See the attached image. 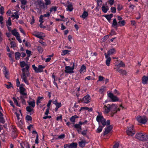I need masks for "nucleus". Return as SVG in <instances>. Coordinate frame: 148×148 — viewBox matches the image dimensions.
<instances>
[{
	"label": "nucleus",
	"instance_id": "4468645a",
	"mask_svg": "<svg viewBox=\"0 0 148 148\" xmlns=\"http://www.w3.org/2000/svg\"><path fill=\"white\" fill-rule=\"evenodd\" d=\"M104 55H105L106 58L107 59L106 63L108 66H110V64L111 58L110 56H108V55H107L106 53H105Z\"/></svg>",
	"mask_w": 148,
	"mask_h": 148
},
{
	"label": "nucleus",
	"instance_id": "4d7b16f0",
	"mask_svg": "<svg viewBox=\"0 0 148 148\" xmlns=\"http://www.w3.org/2000/svg\"><path fill=\"white\" fill-rule=\"evenodd\" d=\"M0 13L1 14H3L4 13V8L3 7H1L0 8Z\"/></svg>",
	"mask_w": 148,
	"mask_h": 148
},
{
	"label": "nucleus",
	"instance_id": "a211bd4d",
	"mask_svg": "<svg viewBox=\"0 0 148 148\" xmlns=\"http://www.w3.org/2000/svg\"><path fill=\"white\" fill-rule=\"evenodd\" d=\"M24 85L23 84H22L20 85L19 88L20 92L21 94L24 95H26V94L25 92V89L23 87V86Z\"/></svg>",
	"mask_w": 148,
	"mask_h": 148
},
{
	"label": "nucleus",
	"instance_id": "f3484780",
	"mask_svg": "<svg viewBox=\"0 0 148 148\" xmlns=\"http://www.w3.org/2000/svg\"><path fill=\"white\" fill-rule=\"evenodd\" d=\"M53 103L56 106L55 108V110L56 111H57L58 108L62 106L61 103H58L57 101L56 100L53 101Z\"/></svg>",
	"mask_w": 148,
	"mask_h": 148
},
{
	"label": "nucleus",
	"instance_id": "79ce46f5",
	"mask_svg": "<svg viewBox=\"0 0 148 148\" xmlns=\"http://www.w3.org/2000/svg\"><path fill=\"white\" fill-rule=\"evenodd\" d=\"M118 23L119 25L120 26H124L125 23V21L124 20H123L121 21H119Z\"/></svg>",
	"mask_w": 148,
	"mask_h": 148
},
{
	"label": "nucleus",
	"instance_id": "f03ea898",
	"mask_svg": "<svg viewBox=\"0 0 148 148\" xmlns=\"http://www.w3.org/2000/svg\"><path fill=\"white\" fill-rule=\"evenodd\" d=\"M108 106H107L106 105H104V112L105 113L107 114L110 112L111 116H113L114 114L117 112V106L115 104L108 105Z\"/></svg>",
	"mask_w": 148,
	"mask_h": 148
},
{
	"label": "nucleus",
	"instance_id": "9b49d317",
	"mask_svg": "<svg viewBox=\"0 0 148 148\" xmlns=\"http://www.w3.org/2000/svg\"><path fill=\"white\" fill-rule=\"evenodd\" d=\"M113 127L112 125H109L106 128L103 133V135H105L109 133L112 130Z\"/></svg>",
	"mask_w": 148,
	"mask_h": 148
},
{
	"label": "nucleus",
	"instance_id": "f704fd0d",
	"mask_svg": "<svg viewBox=\"0 0 148 148\" xmlns=\"http://www.w3.org/2000/svg\"><path fill=\"white\" fill-rule=\"evenodd\" d=\"M37 49L38 51L40 53H42L43 51V49L41 47L38 46L37 47Z\"/></svg>",
	"mask_w": 148,
	"mask_h": 148
},
{
	"label": "nucleus",
	"instance_id": "4c0bfd02",
	"mask_svg": "<svg viewBox=\"0 0 148 148\" xmlns=\"http://www.w3.org/2000/svg\"><path fill=\"white\" fill-rule=\"evenodd\" d=\"M103 127L102 126L99 125V127L97 129V132L98 133L102 131Z\"/></svg>",
	"mask_w": 148,
	"mask_h": 148
},
{
	"label": "nucleus",
	"instance_id": "bf43d9fd",
	"mask_svg": "<svg viewBox=\"0 0 148 148\" xmlns=\"http://www.w3.org/2000/svg\"><path fill=\"white\" fill-rule=\"evenodd\" d=\"M123 8L122 6L120 4H118L117 10L119 11L121 10Z\"/></svg>",
	"mask_w": 148,
	"mask_h": 148
},
{
	"label": "nucleus",
	"instance_id": "7ed1b4c3",
	"mask_svg": "<svg viewBox=\"0 0 148 148\" xmlns=\"http://www.w3.org/2000/svg\"><path fill=\"white\" fill-rule=\"evenodd\" d=\"M15 114H16L17 118L16 120V123L19 127L21 128L23 125V121L21 120V110H19L18 111H17L16 112H15Z\"/></svg>",
	"mask_w": 148,
	"mask_h": 148
},
{
	"label": "nucleus",
	"instance_id": "2eb2a0df",
	"mask_svg": "<svg viewBox=\"0 0 148 148\" xmlns=\"http://www.w3.org/2000/svg\"><path fill=\"white\" fill-rule=\"evenodd\" d=\"M37 3L42 8H47V7L45 5L42 0H37Z\"/></svg>",
	"mask_w": 148,
	"mask_h": 148
},
{
	"label": "nucleus",
	"instance_id": "f257e3e1",
	"mask_svg": "<svg viewBox=\"0 0 148 148\" xmlns=\"http://www.w3.org/2000/svg\"><path fill=\"white\" fill-rule=\"evenodd\" d=\"M20 64L21 67L22 68L25 66V68H23L22 69V73L21 75V77L22 81L24 82L27 85H28L29 83L27 80V77L30 75L29 66L24 61L21 62Z\"/></svg>",
	"mask_w": 148,
	"mask_h": 148
},
{
	"label": "nucleus",
	"instance_id": "5701e85b",
	"mask_svg": "<svg viewBox=\"0 0 148 148\" xmlns=\"http://www.w3.org/2000/svg\"><path fill=\"white\" fill-rule=\"evenodd\" d=\"M21 148H30L28 143L26 142H25L21 143Z\"/></svg>",
	"mask_w": 148,
	"mask_h": 148
},
{
	"label": "nucleus",
	"instance_id": "680f3d73",
	"mask_svg": "<svg viewBox=\"0 0 148 148\" xmlns=\"http://www.w3.org/2000/svg\"><path fill=\"white\" fill-rule=\"evenodd\" d=\"M116 33L114 29H112L110 33V35L111 36L116 35Z\"/></svg>",
	"mask_w": 148,
	"mask_h": 148
},
{
	"label": "nucleus",
	"instance_id": "c85d7f7f",
	"mask_svg": "<svg viewBox=\"0 0 148 148\" xmlns=\"http://www.w3.org/2000/svg\"><path fill=\"white\" fill-rule=\"evenodd\" d=\"M125 64L122 61H121L117 65V68H120L121 67H124L125 66Z\"/></svg>",
	"mask_w": 148,
	"mask_h": 148
},
{
	"label": "nucleus",
	"instance_id": "49530a36",
	"mask_svg": "<svg viewBox=\"0 0 148 148\" xmlns=\"http://www.w3.org/2000/svg\"><path fill=\"white\" fill-rule=\"evenodd\" d=\"M43 99L42 97H38L37 101V104L38 105L41 102V100Z\"/></svg>",
	"mask_w": 148,
	"mask_h": 148
},
{
	"label": "nucleus",
	"instance_id": "c756f323",
	"mask_svg": "<svg viewBox=\"0 0 148 148\" xmlns=\"http://www.w3.org/2000/svg\"><path fill=\"white\" fill-rule=\"evenodd\" d=\"M3 71L5 74V76L7 77V76L8 75V71L6 69V68L5 67H3Z\"/></svg>",
	"mask_w": 148,
	"mask_h": 148
},
{
	"label": "nucleus",
	"instance_id": "0eeeda50",
	"mask_svg": "<svg viewBox=\"0 0 148 148\" xmlns=\"http://www.w3.org/2000/svg\"><path fill=\"white\" fill-rule=\"evenodd\" d=\"M133 128L134 126L132 125H130L129 126L127 127V135L132 136L135 133V131Z\"/></svg>",
	"mask_w": 148,
	"mask_h": 148
},
{
	"label": "nucleus",
	"instance_id": "e433bc0d",
	"mask_svg": "<svg viewBox=\"0 0 148 148\" xmlns=\"http://www.w3.org/2000/svg\"><path fill=\"white\" fill-rule=\"evenodd\" d=\"M73 8L72 5L71 4H69L68 5L67 8V10L70 11H71L73 10Z\"/></svg>",
	"mask_w": 148,
	"mask_h": 148
},
{
	"label": "nucleus",
	"instance_id": "20e7f679",
	"mask_svg": "<svg viewBox=\"0 0 148 148\" xmlns=\"http://www.w3.org/2000/svg\"><path fill=\"white\" fill-rule=\"evenodd\" d=\"M15 10H13L12 11L9 10L7 12L8 16H10L13 18V19L16 18L17 19L19 18L18 12L17 11L15 12Z\"/></svg>",
	"mask_w": 148,
	"mask_h": 148
},
{
	"label": "nucleus",
	"instance_id": "a878e982",
	"mask_svg": "<svg viewBox=\"0 0 148 148\" xmlns=\"http://www.w3.org/2000/svg\"><path fill=\"white\" fill-rule=\"evenodd\" d=\"M86 143L85 140H82L79 142V145L82 147H83L85 146Z\"/></svg>",
	"mask_w": 148,
	"mask_h": 148
},
{
	"label": "nucleus",
	"instance_id": "37998d69",
	"mask_svg": "<svg viewBox=\"0 0 148 148\" xmlns=\"http://www.w3.org/2000/svg\"><path fill=\"white\" fill-rule=\"evenodd\" d=\"M53 56V54H52V55L48 56V57L45 59V62H49L51 60V57H52Z\"/></svg>",
	"mask_w": 148,
	"mask_h": 148
},
{
	"label": "nucleus",
	"instance_id": "dca6fc26",
	"mask_svg": "<svg viewBox=\"0 0 148 148\" xmlns=\"http://www.w3.org/2000/svg\"><path fill=\"white\" fill-rule=\"evenodd\" d=\"M116 71L122 75H126L127 74V72L125 70L120 69L119 68H117Z\"/></svg>",
	"mask_w": 148,
	"mask_h": 148
},
{
	"label": "nucleus",
	"instance_id": "72a5a7b5",
	"mask_svg": "<svg viewBox=\"0 0 148 148\" xmlns=\"http://www.w3.org/2000/svg\"><path fill=\"white\" fill-rule=\"evenodd\" d=\"M29 105L34 108L35 106V102L34 101H31L28 102Z\"/></svg>",
	"mask_w": 148,
	"mask_h": 148
},
{
	"label": "nucleus",
	"instance_id": "de8ad7c7",
	"mask_svg": "<svg viewBox=\"0 0 148 148\" xmlns=\"http://www.w3.org/2000/svg\"><path fill=\"white\" fill-rule=\"evenodd\" d=\"M27 111L29 112H32L33 110V108L30 106H28L26 108Z\"/></svg>",
	"mask_w": 148,
	"mask_h": 148
},
{
	"label": "nucleus",
	"instance_id": "ea45409f",
	"mask_svg": "<svg viewBox=\"0 0 148 148\" xmlns=\"http://www.w3.org/2000/svg\"><path fill=\"white\" fill-rule=\"evenodd\" d=\"M56 7L55 6L53 7L52 8H51L50 10V13L54 12L55 11H56Z\"/></svg>",
	"mask_w": 148,
	"mask_h": 148
},
{
	"label": "nucleus",
	"instance_id": "0e129e2a",
	"mask_svg": "<svg viewBox=\"0 0 148 148\" xmlns=\"http://www.w3.org/2000/svg\"><path fill=\"white\" fill-rule=\"evenodd\" d=\"M0 122L2 123L4 122V120L3 116H0Z\"/></svg>",
	"mask_w": 148,
	"mask_h": 148
},
{
	"label": "nucleus",
	"instance_id": "c9c22d12",
	"mask_svg": "<svg viewBox=\"0 0 148 148\" xmlns=\"http://www.w3.org/2000/svg\"><path fill=\"white\" fill-rule=\"evenodd\" d=\"M12 33L13 35L15 36L19 34L15 29H14L13 30H12Z\"/></svg>",
	"mask_w": 148,
	"mask_h": 148
},
{
	"label": "nucleus",
	"instance_id": "603ef678",
	"mask_svg": "<svg viewBox=\"0 0 148 148\" xmlns=\"http://www.w3.org/2000/svg\"><path fill=\"white\" fill-rule=\"evenodd\" d=\"M39 42L41 44L43 47H45L47 46V44L45 42H43L42 40H40Z\"/></svg>",
	"mask_w": 148,
	"mask_h": 148
},
{
	"label": "nucleus",
	"instance_id": "c03bdc74",
	"mask_svg": "<svg viewBox=\"0 0 148 148\" xmlns=\"http://www.w3.org/2000/svg\"><path fill=\"white\" fill-rule=\"evenodd\" d=\"M69 51L68 50H63L61 53V55L63 56L68 53Z\"/></svg>",
	"mask_w": 148,
	"mask_h": 148
},
{
	"label": "nucleus",
	"instance_id": "423d86ee",
	"mask_svg": "<svg viewBox=\"0 0 148 148\" xmlns=\"http://www.w3.org/2000/svg\"><path fill=\"white\" fill-rule=\"evenodd\" d=\"M45 66L44 65H39L38 67L36 66L34 64L32 65V67L35 72L37 73H41L43 71V69Z\"/></svg>",
	"mask_w": 148,
	"mask_h": 148
},
{
	"label": "nucleus",
	"instance_id": "cd10ccee",
	"mask_svg": "<svg viewBox=\"0 0 148 148\" xmlns=\"http://www.w3.org/2000/svg\"><path fill=\"white\" fill-rule=\"evenodd\" d=\"M21 2L22 5L21 6V7L22 8L24 9L25 8L24 5L26 4L27 2V0H22Z\"/></svg>",
	"mask_w": 148,
	"mask_h": 148
},
{
	"label": "nucleus",
	"instance_id": "58836bf2",
	"mask_svg": "<svg viewBox=\"0 0 148 148\" xmlns=\"http://www.w3.org/2000/svg\"><path fill=\"white\" fill-rule=\"evenodd\" d=\"M101 9L103 11L104 13H106L108 10V7L107 8L104 5L102 6Z\"/></svg>",
	"mask_w": 148,
	"mask_h": 148
},
{
	"label": "nucleus",
	"instance_id": "13d9d810",
	"mask_svg": "<svg viewBox=\"0 0 148 148\" xmlns=\"http://www.w3.org/2000/svg\"><path fill=\"white\" fill-rule=\"evenodd\" d=\"M17 39L18 40V41L20 42V43H21V39L20 38V36H19V34L18 35H17V36H16Z\"/></svg>",
	"mask_w": 148,
	"mask_h": 148
},
{
	"label": "nucleus",
	"instance_id": "6ab92c4d",
	"mask_svg": "<svg viewBox=\"0 0 148 148\" xmlns=\"http://www.w3.org/2000/svg\"><path fill=\"white\" fill-rule=\"evenodd\" d=\"M144 134L142 133H138L136 134V138L141 140H143V138Z\"/></svg>",
	"mask_w": 148,
	"mask_h": 148
},
{
	"label": "nucleus",
	"instance_id": "09e8293b",
	"mask_svg": "<svg viewBox=\"0 0 148 148\" xmlns=\"http://www.w3.org/2000/svg\"><path fill=\"white\" fill-rule=\"evenodd\" d=\"M143 140L142 141L147 140H148V135H143Z\"/></svg>",
	"mask_w": 148,
	"mask_h": 148
},
{
	"label": "nucleus",
	"instance_id": "5fc2aeb1",
	"mask_svg": "<svg viewBox=\"0 0 148 148\" xmlns=\"http://www.w3.org/2000/svg\"><path fill=\"white\" fill-rule=\"evenodd\" d=\"M26 119L27 121H30L32 120L31 116L29 115H27L26 116Z\"/></svg>",
	"mask_w": 148,
	"mask_h": 148
},
{
	"label": "nucleus",
	"instance_id": "aec40b11",
	"mask_svg": "<svg viewBox=\"0 0 148 148\" xmlns=\"http://www.w3.org/2000/svg\"><path fill=\"white\" fill-rule=\"evenodd\" d=\"M79 91L80 87H79L77 89V90L76 91V95L77 97V98L78 99V102L79 103L80 102V101L82 100L81 98H80L79 97V96L80 95L79 93Z\"/></svg>",
	"mask_w": 148,
	"mask_h": 148
},
{
	"label": "nucleus",
	"instance_id": "2f4dec72",
	"mask_svg": "<svg viewBox=\"0 0 148 148\" xmlns=\"http://www.w3.org/2000/svg\"><path fill=\"white\" fill-rule=\"evenodd\" d=\"M85 109L88 110V111H92V108H89L86 107H81V109L80 110V111L81 110Z\"/></svg>",
	"mask_w": 148,
	"mask_h": 148
},
{
	"label": "nucleus",
	"instance_id": "4be33fe9",
	"mask_svg": "<svg viewBox=\"0 0 148 148\" xmlns=\"http://www.w3.org/2000/svg\"><path fill=\"white\" fill-rule=\"evenodd\" d=\"M50 16V13L47 12V14H45L44 15H41L40 17L39 21H42V20L44 19L43 18L45 17H49Z\"/></svg>",
	"mask_w": 148,
	"mask_h": 148
},
{
	"label": "nucleus",
	"instance_id": "bb28decb",
	"mask_svg": "<svg viewBox=\"0 0 148 148\" xmlns=\"http://www.w3.org/2000/svg\"><path fill=\"white\" fill-rule=\"evenodd\" d=\"M113 16V14H110L106 15L104 16L109 21H110Z\"/></svg>",
	"mask_w": 148,
	"mask_h": 148
},
{
	"label": "nucleus",
	"instance_id": "1a4fd4ad",
	"mask_svg": "<svg viewBox=\"0 0 148 148\" xmlns=\"http://www.w3.org/2000/svg\"><path fill=\"white\" fill-rule=\"evenodd\" d=\"M108 96L111 100L112 101L116 102L119 101V99L116 96L114 95L112 93L110 92L108 94Z\"/></svg>",
	"mask_w": 148,
	"mask_h": 148
},
{
	"label": "nucleus",
	"instance_id": "b1692460",
	"mask_svg": "<svg viewBox=\"0 0 148 148\" xmlns=\"http://www.w3.org/2000/svg\"><path fill=\"white\" fill-rule=\"evenodd\" d=\"M75 127L77 129V131L79 133H80L82 131V128L81 125L79 124L75 125Z\"/></svg>",
	"mask_w": 148,
	"mask_h": 148
},
{
	"label": "nucleus",
	"instance_id": "7c9ffc66",
	"mask_svg": "<svg viewBox=\"0 0 148 148\" xmlns=\"http://www.w3.org/2000/svg\"><path fill=\"white\" fill-rule=\"evenodd\" d=\"M88 13L87 12L84 11L82 15V17L83 18H85L88 16Z\"/></svg>",
	"mask_w": 148,
	"mask_h": 148
},
{
	"label": "nucleus",
	"instance_id": "338daca9",
	"mask_svg": "<svg viewBox=\"0 0 148 148\" xmlns=\"http://www.w3.org/2000/svg\"><path fill=\"white\" fill-rule=\"evenodd\" d=\"M64 134H62L60 135L58 137V138L59 139H62L64 137Z\"/></svg>",
	"mask_w": 148,
	"mask_h": 148
},
{
	"label": "nucleus",
	"instance_id": "ddd939ff",
	"mask_svg": "<svg viewBox=\"0 0 148 148\" xmlns=\"http://www.w3.org/2000/svg\"><path fill=\"white\" fill-rule=\"evenodd\" d=\"M65 71L66 73H71L73 72V68L69 66H66L65 68Z\"/></svg>",
	"mask_w": 148,
	"mask_h": 148
},
{
	"label": "nucleus",
	"instance_id": "473e14b6",
	"mask_svg": "<svg viewBox=\"0 0 148 148\" xmlns=\"http://www.w3.org/2000/svg\"><path fill=\"white\" fill-rule=\"evenodd\" d=\"M7 26H10L11 25V19L10 17H9L7 21H6Z\"/></svg>",
	"mask_w": 148,
	"mask_h": 148
},
{
	"label": "nucleus",
	"instance_id": "9d476101",
	"mask_svg": "<svg viewBox=\"0 0 148 148\" xmlns=\"http://www.w3.org/2000/svg\"><path fill=\"white\" fill-rule=\"evenodd\" d=\"M33 34L37 38L41 39L45 36V34L41 32H33Z\"/></svg>",
	"mask_w": 148,
	"mask_h": 148
},
{
	"label": "nucleus",
	"instance_id": "39448f33",
	"mask_svg": "<svg viewBox=\"0 0 148 148\" xmlns=\"http://www.w3.org/2000/svg\"><path fill=\"white\" fill-rule=\"evenodd\" d=\"M96 120L99 123V125H101L103 127H105L106 125V120L102 116L98 115L97 116Z\"/></svg>",
	"mask_w": 148,
	"mask_h": 148
},
{
	"label": "nucleus",
	"instance_id": "864d4df0",
	"mask_svg": "<svg viewBox=\"0 0 148 148\" xmlns=\"http://www.w3.org/2000/svg\"><path fill=\"white\" fill-rule=\"evenodd\" d=\"M111 12L113 13H115L116 12V8L115 7H112L111 8Z\"/></svg>",
	"mask_w": 148,
	"mask_h": 148
},
{
	"label": "nucleus",
	"instance_id": "69168bd1",
	"mask_svg": "<svg viewBox=\"0 0 148 148\" xmlns=\"http://www.w3.org/2000/svg\"><path fill=\"white\" fill-rule=\"evenodd\" d=\"M26 52L27 54L28 55V57H29L31 53V51L29 50H26Z\"/></svg>",
	"mask_w": 148,
	"mask_h": 148
},
{
	"label": "nucleus",
	"instance_id": "052dcab7",
	"mask_svg": "<svg viewBox=\"0 0 148 148\" xmlns=\"http://www.w3.org/2000/svg\"><path fill=\"white\" fill-rule=\"evenodd\" d=\"M42 21H39L40 22V27L41 28H44L45 27L43 26L42 25V23L44 22V21L42 20Z\"/></svg>",
	"mask_w": 148,
	"mask_h": 148
},
{
	"label": "nucleus",
	"instance_id": "412c9836",
	"mask_svg": "<svg viewBox=\"0 0 148 148\" xmlns=\"http://www.w3.org/2000/svg\"><path fill=\"white\" fill-rule=\"evenodd\" d=\"M116 50L114 48H112L110 49L108 51L107 55L108 56L110 55H113L116 52Z\"/></svg>",
	"mask_w": 148,
	"mask_h": 148
},
{
	"label": "nucleus",
	"instance_id": "6e6d98bb",
	"mask_svg": "<svg viewBox=\"0 0 148 148\" xmlns=\"http://www.w3.org/2000/svg\"><path fill=\"white\" fill-rule=\"evenodd\" d=\"M104 77L101 76H99V80L97 81V82H98L100 81H102L103 79H104Z\"/></svg>",
	"mask_w": 148,
	"mask_h": 148
},
{
	"label": "nucleus",
	"instance_id": "a19ab883",
	"mask_svg": "<svg viewBox=\"0 0 148 148\" xmlns=\"http://www.w3.org/2000/svg\"><path fill=\"white\" fill-rule=\"evenodd\" d=\"M15 58L16 60H18L21 56V54L19 52H17L15 53Z\"/></svg>",
	"mask_w": 148,
	"mask_h": 148
},
{
	"label": "nucleus",
	"instance_id": "a18cd8bd",
	"mask_svg": "<svg viewBox=\"0 0 148 148\" xmlns=\"http://www.w3.org/2000/svg\"><path fill=\"white\" fill-rule=\"evenodd\" d=\"M117 24V23L116 21V19L114 18L112 24V27H114Z\"/></svg>",
	"mask_w": 148,
	"mask_h": 148
},
{
	"label": "nucleus",
	"instance_id": "e2e57ef3",
	"mask_svg": "<svg viewBox=\"0 0 148 148\" xmlns=\"http://www.w3.org/2000/svg\"><path fill=\"white\" fill-rule=\"evenodd\" d=\"M3 17L2 16H0V24L1 25H2L3 24Z\"/></svg>",
	"mask_w": 148,
	"mask_h": 148
},
{
	"label": "nucleus",
	"instance_id": "393cba45",
	"mask_svg": "<svg viewBox=\"0 0 148 148\" xmlns=\"http://www.w3.org/2000/svg\"><path fill=\"white\" fill-rule=\"evenodd\" d=\"M86 68L85 66L84 65H82L81 67V69L79 70L80 72L81 73H83L86 71Z\"/></svg>",
	"mask_w": 148,
	"mask_h": 148
},
{
	"label": "nucleus",
	"instance_id": "3c124183",
	"mask_svg": "<svg viewBox=\"0 0 148 148\" xmlns=\"http://www.w3.org/2000/svg\"><path fill=\"white\" fill-rule=\"evenodd\" d=\"M45 5H49L51 4V1L50 0H45Z\"/></svg>",
	"mask_w": 148,
	"mask_h": 148
},
{
	"label": "nucleus",
	"instance_id": "774afa93",
	"mask_svg": "<svg viewBox=\"0 0 148 148\" xmlns=\"http://www.w3.org/2000/svg\"><path fill=\"white\" fill-rule=\"evenodd\" d=\"M70 144H66L64 145V148H69Z\"/></svg>",
	"mask_w": 148,
	"mask_h": 148
},
{
	"label": "nucleus",
	"instance_id": "6e6552de",
	"mask_svg": "<svg viewBox=\"0 0 148 148\" xmlns=\"http://www.w3.org/2000/svg\"><path fill=\"white\" fill-rule=\"evenodd\" d=\"M136 120L138 122L142 124H145L147 121V118L145 116H138L136 117Z\"/></svg>",
	"mask_w": 148,
	"mask_h": 148
},
{
	"label": "nucleus",
	"instance_id": "8fccbe9b",
	"mask_svg": "<svg viewBox=\"0 0 148 148\" xmlns=\"http://www.w3.org/2000/svg\"><path fill=\"white\" fill-rule=\"evenodd\" d=\"M119 145V143L118 142H116L113 145V148H118Z\"/></svg>",
	"mask_w": 148,
	"mask_h": 148
},
{
	"label": "nucleus",
	"instance_id": "f8f14e48",
	"mask_svg": "<svg viewBox=\"0 0 148 148\" xmlns=\"http://www.w3.org/2000/svg\"><path fill=\"white\" fill-rule=\"evenodd\" d=\"M90 101V96L88 95L85 96L83 98L82 101L85 103H88Z\"/></svg>",
	"mask_w": 148,
	"mask_h": 148
}]
</instances>
